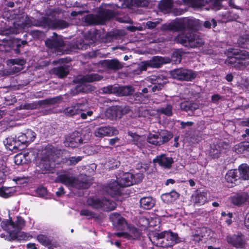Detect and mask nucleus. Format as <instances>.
<instances>
[{"label":"nucleus","mask_w":249,"mask_h":249,"mask_svg":"<svg viewBox=\"0 0 249 249\" xmlns=\"http://www.w3.org/2000/svg\"><path fill=\"white\" fill-rule=\"evenodd\" d=\"M17 15L11 14L9 11H5L2 15L3 18L8 20V26L0 28V34L2 35H9L10 34H18L25 27L35 26H46L51 25V21L48 18L42 17L41 20L36 21L33 18L27 16L23 15L18 18V20L11 22L13 26H9L10 20L16 18ZM7 23H5V25Z\"/></svg>","instance_id":"1"},{"label":"nucleus","mask_w":249,"mask_h":249,"mask_svg":"<svg viewBox=\"0 0 249 249\" xmlns=\"http://www.w3.org/2000/svg\"><path fill=\"white\" fill-rule=\"evenodd\" d=\"M149 238L153 245L162 248L171 247L179 242L178 234L171 231L152 232Z\"/></svg>","instance_id":"2"},{"label":"nucleus","mask_w":249,"mask_h":249,"mask_svg":"<svg viewBox=\"0 0 249 249\" xmlns=\"http://www.w3.org/2000/svg\"><path fill=\"white\" fill-rule=\"evenodd\" d=\"M25 225V221L20 216H17L15 221L9 219L3 220L1 223V227L4 231H7L12 240L20 239V234H25L24 238L26 239L32 237L31 235L27 236V233L20 232V231L24 227Z\"/></svg>","instance_id":"3"},{"label":"nucleus","mask_w":249,"mask_h":249,"mask_svg":"<svg viewBox=\"0 0 249 249\" xmlns=\"http://www.w3.org/2000/svg\"><path fill=\"white\" fill-rule=\"evenodd\" d=\"M60 152V150H56L52 146L46 147L42 151V156L37 159L36 162L37 165L40 168V171L41 173H45L51 170L53 168V162L58 157Z\"/></svg>","instance_id":"4"},{"label":"nucleus","mask_w":249,"mask_h":249,"mask_svg":"<svg viewBox=\"0 0 249 249\" xmlns=\"http://www.w3.org/2000/svg\"><path fill=\"white\" fill-rule=\"evenodd\" d=\"M199 20L196 19L185 18L178 19L168 24L162 25V31H183L188 30H198L200 26Z\"/></svg>","instance_id":"5"},{"label":"nucleus","mask_w":249,"mask_h":249,"mask_svg":"<svg viewBox=\"0 0 249 249\" xmlns=\"http://www.w3.org/2000/svg\"><path fill=\"white\" fill-rule=\"evenodd\" d=\"M56 181L60 182L68 187L77 189L87 188L89 185L86 175H81L79 178H76L70 172H64L58 175Z\"/></svg>","instance_id":"6"},{"label":"nucleus","mask_w":249,"mask_h":249,"mask_svg":"<svg viewBox=\"0 0 249 249\" xmlns=\"http://www.w3.org/2000/svg\"><path fill=\"white\" fill-rule=\"evenodd\" d=\"M175 40L185 47L190 48L199 47L204 43L203 39L199 36L192 33L189 35L180 34L175 38Z\"/></svg>","instance_id":"7"},{"label":"nucleus","mask_w":249,"mask_h":249,"mask_svg":"<svg viewBox=\"0 0 249 249\" xmlns=\"http://www.w3.org/2000/svg\"><path fill=\"white\" fill-rule=\"evenodd\" d=\"M143 175L140 172L132 173L130 172L123 173L117 179L122 187L130 186L134 183L141 181L143 178Z\"/></svg>","instance_id":"8"},{"label":"nucleus","mask_w":249,"mask_h":249,"mask_svg":"<svg viewBox=\"0 0 249 249\" xmlns=\"http://www.w3.org/2000/svg\"><path fill=\"white\" fill-rule=\"evenodd\" d=\"M103 77L96 73H91L87 74L82 78H80L79 80L81 82V84L76 87L74 91L72 90L73 94L77 93L78 92H87L89 91L92 90V88L89 85H87L86 82H93L94 81H98L100 80Z\"/></svg>","instance_id":"9"},{"label":"nucleus","mask_w":249,"mask_h":249,"mask_svg":"<svg viewBox=\"0 0 249 249\" xmlns=\"http://www.w3.org/2000/svg\"><path fill=\"white\" fill-rule=\"evenodd\" d=\"M113 16L112 11L104 9L101 10L98 15L89 14L85 18V22L89 24H102Z\"/></svg>","instance_id":"10"},{"label":"nucleus","mask_w":249,"mask_h":249,"mask_svg":"<svg viewBox=\"0 0 249 249\" xmlns=\"http://www.w3.org/2000/svg\"><path fill=\"white\" fill-rule=\"evenodd\" d=\"M87 203L93 208H101L106 211H112L116 206L114 202L106 198H89Z\"/></svg>","instance_id":"11"},{"label":"nucleus","mask_w":249,"mask_h":249,"mask_svg":"<svg viewBox=\"0 0 249 249\" xmlns=\"http://www.w3.org/2000/svg\"><path fill=\"white\" fill-rule=\"evenodd\" d=\"M173 136L171 133L166 130L154 134L149 133L147 138V142L154 145H160L167 142L172 139Z\"/></svg>","instance_id":"12"},{"label":"nucleus","mask_w":249,"mask_h":249,"mask_svg":"<svg viewBox=\"0 0 249 249\" xmlns=\"http://www.w3.org/2000/svg\"><path fill=\"white\" fill-rule=\"evenodd\" d=\"M54 36L52 38H48L45 41L46 46L51 49L57 54H61L65 51V43L60 36H57L55 33Z\"/></svg>","instance_id":"13"},{"label":"nucleus","mask_w":249,"mask_h":249,"mask_svg":"<svg viewBox=\"0 0 249 249\" xmlns=\"http://www.w3.org/2000/svg\"><path fill=\"white\" fill-rule=\"evenodd\" d=\"M170 74L172 77L180 81H192L196 76V73L194 71L183 68L174 70Z\"/></svg>","instance_id":"14"},{"label":"nucleus","mask_w":249,"mask_h":249,"mask_svg":"<svg viewBox=\"0 0 249 249\" xmlns=\"http://www.w3.org/2000/svg\"><path fill=\"white\" fill-rule=\"evenodd\" d=\"M249 58V53L247 52H241L236 57L229 58L226 61V63L230 66L241 69L245 66L247 63L243 61V60Z\"/></svg>","instance_id":"15"},{"label":"nucleus","mask_w":249,"mask_h":249,"mask_svg":"<svg viewBox=\"0 0 249 249\" xmlns=\"http://www.w3.org/2000/svg\"><path fill=\"white\" fill-rule=\"evenodd\" d=\"M103 92L106 93L117 92L120 96H127L134 92V89L132 86L115 87L109 86L103 88Z\"/></svg>","instance_id":"16"},{"label":"nucleus","mask_w":249,"mask_h":249,"mask_svg":"<svg viewBox=\"0 0 249 249\" xmlns=\"http://www.w3.org/2000/svg\"><path fill=\"white\" fill-rule=\"evenodd\" d=\"M229 148V145L227 143L220 141L216 144L213 143L211 146L210 155L213 158H217L222 153H224L225 150L228 149Z\"/></svg>","instance_id":"17"},{"label":"nucleus","mask_w":249,"mask_h":249,"mask_svg":"<svg viewBox=\"0 0 249 249\" xmlns=\"http://www.w3.org/2000/svg\"><path fill=\"white\" fill-rule=\"evenodd\" d=\"M95 136L99 138L110 137L117 135L119 131L115 127L111 126H102L96 129L94 132Z\"/></svg>","instance_id":"18"},{"label":"nucleus","mask_w":249,"mask_h":249,"mask_svg":"<svg viewBox=\"0 0 249 249\" xmlns=\"http://www.w3.org/2000/svg\"><path fill=\"white\" fill-rule=\"evenodd\" d=\"M126 107H112L107 109L106 112V116L111 120L120 118L122 115L126 113L128 111Z\"/></svg>","instance_id":"19"},{"label":"nucleus","mask_w":249,"mask_h":249,"mask_svg":"<svg viewBox=\"0 0 249 249\" xmlns=\"http://www.w3.org/2000/svg\"><path fill=\"white\" fill-rule=\"evenodd\" d=\"M110 219L114 228L117 230H124L127 227L125 219L118 213H112L110 215Z\"/></svg>","instance_id":"20"},{"label":"nucleus","mask_w":249,"mask_h":249,"mask_svg":"<svg viewBox=\"0 0 249 249\" xmlns=\"http://www.w3.org/2000/svg\"><path fill=\"white\" fill-rule=\"evenodd\" d=\"M87 107V102L85 101L82 103H77L72 105L71 107L66 108L63 112L67 116H73L85 110Z\"/></svg>","instance_id":"21"},{"label":"nucleus","mask_w":249,"mask_h":249,"mask_svg":"<svg viewBox=\"0 0 249 249\" xmlns=\"http://www.w3.org/2000/svg\"><path fill=\"white\" fill-rule=\"evenodd\" d=\"M153 161L154 163H158L159 165L166 169L171 168L174 162L172 157H167L164 154L157 156L153 159Z\"/></svg>","instance_id":"22"},{"label":"nucleus","mask_w":249,"mask_h":249,"mask_svg":"<svg viewBox=\"0 0 249 249\" xmlns=\"http://www.w3.org/2000/svg\"><path fill=\"white\" fill-rule=\"evenodd\" d=\"M82 143V140L78 132L73 133L66 138L64 144L66 146L71 147H77Z\"/></svg>","instance_id":"23"},{"label":"nucleus","mask_w":249,"mask_h":249,"mask_svg":"<svg viewBox=\"0 0 249 249\" xmlns=\"http://www.w3.org/2000/svg\"><path fill=\"white\" fill-rule=\"evenodd\" d=\"M121 187L122 186L120 185L117 179V180H113L107 184L106 188V191L110 196L115 197L120 195Z\"/></svg>","instance_id":"24"},{"label":"nucleus","mask_w":249,"mask_h":249,"mask_svg":"<svg viewBox=\"0 0 249 249\" xmlns=\"http://www.w3.org/2000/svg\"><path fill=\"white\" fill-rule=\"evenodd\" d=\"M128 135L131 138L130 141L138 148L140 149H143L146 147L147 144L145 142V137L143 136L138 135L131 131H129L128 132Z\"/></svg>","instance_id":"25"},{"label":"nucleus","mask_w":249,"mask_h":249,"mask_svg":"<svg viewBox=\"0 0 249 249\" xmlns=\"http://www.w3.org/2000/svg\"><path fill=\"white\" fill-rule=\"evenodd\" d=\"M34 158L32 152H24L16 155L14 157V162L17 165H22L31 162Z\"/></svg>","instance_id":"26"},{"label":"nucleus","mask_w":249,"mask_h":249,"mask_svg":"<svg viewBox=\"0 0 249 249\" xmlns=\"http://www.w3.org/2000/svg\"><path fill=\"white\" fill-rule=\"evenodd\" d=\"M36 137L35 133L31 130H27L25 133L19 135L18 139L20 144L27 145L34 141Z\"/></svg>","instance_id":"27"},{"label":"nucleus","mask_w":249,"mask_h":249,"mask_svg":"<svg viewBox=\"0 0 249 249\" xmlns=\"http://www.w3.org/2000/svg\"><path fill=\"white\" fill-rule=\"evenodd\" d=\"M227 241L235 248H242L244 247L245 240L242 235H236L228 236Z\"/></svg>","instance_id":"28"},{"label":"nucleus","mask_w":249,"mask_h":249,"mask_svg":"<svg viewBox=\"0 0 249 249\" xmlns=\"http://www.w3.org/2000/svg\"><path fill=\"white\" fill-rule=\"evenodd\" d=\"M171 62L170 58L163 57L159 56H156L148 61V65L152 68H159L163 64H167Z\"/></svg>","instance_id":"29"},{"label":"nucleus","mask_w":249,"mask_h":249,"mask_svg":"<svg viewBox=\"0 0 249 249\" xmlns=\"http://www.w3.org/2000/svg\"><path fill=\"white\" fill-rule=\"evenodd\" d=\"M194 202L198 205L204 204L207 200V193L204 192L197 191L193 196Z\"/></svg>","instance_id":"30"},{"label":"nucleus","mask_w":249,"mask_h":249,"mask_svg":"<svg viewBox=\"0 0 249 249\" xmlns=\"http://www.w3.org/2000/svg\"><path fill=\"white\" fill-rule=\"evenodd\" d=\"M248 199V195L245 193L237 194L231 197V202L235 205L240 206L244 204Z\"/></svg>","instance_id":"31"},{"label":"nucleus","mask_w":249,"mask_h":249,"mask_svg":"<svg viewBox=\"0 0 249 249\" xmlns=\"http://www.w3.org/2000/svg\"><path fill=\"white\" fill-rule=\"evenodd\" d=\"M130 233L125 232H118L116 233V235L118 237L124 236L128 239H136L138 238L140 234L137 229L136 228H132L130 231Z\"/></svg>","instance_id":"32"},{"label":"nucleus","mask_w":249,"mask_h":249,"mask_svg":"<svg viewBox=\"0 0 249 249\" xmlns=\"http://www.w3.org/2000/svg\"><path fill=\"white\" fill-rule=\"evenodd\" d=\"M4 143L6 148L10 150L17 149L18 146L20 145L18 139L17 140L16 138L13 137L6 138L4 141Z\"/></svg>","instance_id":"33"},{"label":"nucleus","mask_w":249,"mask_h":249,"mask_svg":"<svg viewBox=\"0 0 249 249\" xmlns=\"http://www.w3.org/2000/svg\"><path fill=\"white\" fill-rule=\"evenodd\" d=\"M179 194L177 192L172 191L170 193L162 194L161 198L164 202L169 203L176 200Z\"/></svg>","instance_id":"34"},{"label":"nucleus","mask_w":249,"mask_h":249,"mask_svg":"<svg viewBox=\"0 0 249 249\" xmlns=\"http://www.w3.org/2000/svg\"><path fill=\"white\" fill-rule=\"evenodd\" d=\"M140 206L144 209H150L155 205V200L151 197H144L140 201Z\"/></svg>","instance_id":"35"},{"label":"nucleus","mask_w":249,"mask_h":249,"mask_svg":"<svg viewBox=\"0 0 249 249\" xmlns=\"http://www.w3.org/2000/svg\"><path fill=\"white\" fill-rule=\"evenodd\" d=\"M124 5L126 7L130 6H145L147 5V1L145 0H123Z\"/></svg>","instance_id":"36"},{"label":"nucleus","mask_w":249,"mask_h":249,"mask_svg":"<svg viewBox=\"0 0 249 249\" xmlns=\"http://www.w3.org/2000/svg\"><path fill=\"white\" fill-rule=\"evenodd\" d=\"M53 72L59 78L66 76L69 73V68L66 65L55 68L53 69Z\"/></svg>","instance_id":"37"},{"label":"nucleus","mask_w":249,"mask_h":249,"mask_svg":"<svg viewBox=\"0 0 249 249\" xmlns=\"http://www.w3.org/2000/svg\"><path fill=\"white\" fill-rule=\"evenodd\" d=\"M15 192L13 187L3 186L0 188V196L3 198H8L12 196Z\"/></svg>","instance_id":"38"},{"label":"nucleus","mask_w":249,"mask_h":249,"mask_svg":"<svg viewBox=\"0 0 249 249\" xmlns=\"http://www.w3.org/2000/svg\"><path fill=\"white\" fill-rule=\"evenodd\" d=\"M36 240L42 245L47 247L50 245L52 240L51 238L47 235L40 234L36 236Z\"/></svg>","instance_id":"39"},{"label":"nucleus","mask_w":249,"mask_h":249,"mask_svg":"<svg viewBox=\"0 0 249 249\" xmlns=\"http://www.w3.org/2000/svg\"><path fill=\"white\" fill-rule=\"evenodd\" d=\"M156 111L158 113L167 116H171L173 114L172 106L170 104H167L165 106L159 107Z\"/></svg>","instance_id":"40"},{"label":"nucleus","mask_w":249,"mask_h":249,"mask_svg":"<svg viewBox=\"0 0 249 249\" xmlns=\"http://www.w3.org/2000/svg\"><path fill=\"white\" fill-rule=\"evenodd\" d=\"M238 176L236 170H230L228 171L225 176V179L228 182L234 183L237 180Z\"/></svg>","instance_id":"41"},{"label":"nucleus","mask_w":249,"mask_h":249,"mask_svg":"<svg viewBox=\"0 0 249 249\" xmlns=\"http://www.w3.org/2000/svg\"><path fill=\"white\" fill-rule=\"evenodd\" d=\"M240 177L244 179H249V166L246 164H242L239 167Z\"/></svg>","instance_id":"42"},{"label":"nucleus","mask_w":249,"mask_h":249,"mask_svg":"<svg viewBox=\"0 0 249 249\" xmlns=\"http://www.w3.org/2000/svg\"><path fill=\"white\" fill-rule=\"evenodd\" d=\"M105 65L108 69L114 70H119L122 67L121 63L117 60L115 59L106 61Z\"/></svg>","instance_id":"43"},{"label":"nucleus","mask_w":249,"mask_h":249,"mask_svg":"<svg viewBox=\"0 0 249 249\" xmlns=\"http://www.w3.org/2000/svg\"><path fill=\"white\" fill-rule=\"evenodd\" d=\"M48 19L51 21L49 18ZM52 25L55 28L63 29L68 27L69 24L65 20L59 19L55 21L53 24H52V21H51V25L49 26Z\"/></svg>","instance_id":"44"},{"label":"nucleus","mask_w":249,"mask_h":249,"mask_svg":"<svg viewBox=\"0 0 249 249\" xmlns=\"http://www.w3.org/2000/svg\"><path fill=\"white\" fill-rule=\"evenodd\" d=\"M160 8L162 10H171L173 6V2L172 0H162L160 4Z\"/></svg>","instance_id":"45"},{"label":"nucleus","mask_w":249,"mask_h":249,"mask_svg":"<svg viewBox=\"0 0 249 249\" xmlns=\"http://www.w3.org/2000/svg\"><path fill=\"white\" fill-rule=\"evenodd\" d=\"M237 152L245 153L249 152V142H245L237 145Z\"/></svg>","instance_id":"46"},{"label":"nucleus","mask_w":249,"mask_h":249,"mask_svg":"<svg viewBox=\"0 0 249 249\" xmlns=\"http://www.w3.org/2000/svg\"><path fill=\"white\" fill-rule=\"evenodd\" d=\"M151 82L155 84L152 88V91L155 92L156 90H159L163 87V85L160 82H159V79L156 76H153L151 79Z\"/></svg>","instance_id":"47"},{"label":"nucleus","mask_w":249,"mask_h":249,"mask_svg":"<svg viewBox=\"0 0 249 249\" xmlns=\"http://www.w3.org/2000/svg\"><path fill=\"white\" fill-rule=\"evenodd\" d=\"M238 44L243 48H247L249 44V35L240 36L238 39Z\"/></svg>","instance_id":"48"},{"label":"nucleus","mask_w":249,"mask_h":249,"mask_svg":"<svg viewBox=\"0 0 249 249\" xmlns=\"http://www.w3.org/2000/svg\"><path fill=\"white\" fill-rule=\"evenodd\" d=\"M161 21V19L157 18L154 21H148L146 23V27L148 29L155 28Z\"/></svg>","instance_id":"49"},{"label":"nucleus","mask_w":249,"mask_h":249,"mask_svg":"<svg viewBox=\"0 0 249 249\" xmlns=\"http://www.w3.org/2000/svg\"><path fill=\"white\" fill-rule=\"evenodd\" d=\"M171 61H172L176 64L179 63L181 60V55L180 53L178 51L174 52L172 55Z\"/></svg>","instance_id":"50"},{"label":"nucleus","mask_w":249,"mask_h":249,"mask_svg":"<svg viewBox=\"0 0 249 249\" xmlns=\"http://www.w3.org/2000/svg\"><path fill=\"white\" fill-rule=\"evenodd\" d=\"M148 89L146 88H144L142 90V92H138L135 94V96L136 98H138V99H136V100L138 102H142V100H141V99H142L143 97V95L142 93H147L148 92Z\"/></svg>","instance_id":"51"},{"label":"nucleus","mask_w":249,"mask_h":249,"mask_svg":"<svg viewBox=\"0 0 249 249\" xmlns=\"http://www.w3.org/2000/svg\"><path fill=\"white\" fill-rule=\"evenodd\" d=\"M82 159V157L78 156V157H70L69 159L70 165H75L79 161H80Z\"/></svg>","instance_id":"52"},{"label":"nucleus","mask_w":249,"mask_h":249,"mask_svg":"<svg viewBox=\"0 0 249 249\" xmlns=\"http://www.w3.org/2000/svg\"><path fill=\"white\" fill-rule=\"evenodd\" d=\"M10 63L14 64H17L20 67H22L25 63V61L22 59H13L8 61Z\"/></svg>","instance_id":"53"},{"label":"nucleus","mask_w":249,"mask_h":249,"mask_svg":"<svg viewBox=\"0 0 249 249\" xmlns=\"http://www.w3.org/2000/svg\"><path fill=\"white\" fill-rule=\"evenodd\" d=\"M80 214L87 216L88 218L93 217L94 213L88 210H82L80 212Z\"/></svg>","instance_id":"54"},{"label":"nucleus","mask_w":249,"mask_h":249,"mask_svg":"<svg viewBox=\"0 0 249 249\" xmlns=\"http://www.w3.org/2000/svg\"><path fill=\"white\" fill-rule=\"evenodd\" d=\"M10 46L8 43H2L0 44V51L8 52L10 50Z\"/></svg>","instance_id":"55"},{"label":"nucleus","mask_w":249,"mask_h":249,"mask_svg":"<svg viewBox=\"0 0 249 249\" xmlns=\"http://www.w3.org/2000/svg\"><path fill=\"white\" fill-rule=\"evenodd\" d=\"M190 102H186L184 103H182L180 104V107L182 109L188 111L190 110Z\"/></svg>","instance_id":"56"},{"label":"nucleus","mask_w":249,"mask_h":249,"mask_svg":"<svg viewBox=\"0 0 249 249\" xmlns=\"http://www.w3.org/2000/svg\"><path fill=\"white\" fill-rule=\"evenodd\" d=\"M37 193L40 196H43L47 194V190L45 187H39L37 189Z\"/></svg>","instance_id":"57"},{"label":"nucleus","mask_w":249,"mask_h":249,"mask_svg":"<svg viewBox=\"0 0 249 249\" xmlns=\"http://www.w3.org/2000/svg\"><path fill=\"white\" fill-rule=\"evenodd\" d=\"M148 61L142 62L139 65V69L141 71H146L147 68L149 67V65H148Z\"/></svg>","instance_id":"58"},{"label":"nucleus","mask_w":249,"mask_h":249,"mask_svg":"<svg viewBox=\"0 0 249 249\" xmlns=\"http://www.w3.org/2000/svg\"><path fill=\"white\" fill-rule=\"evenodd\" d=\"M119 21L123 23H132V20L127 17H124V18H119Z\"/></svg>","instance_id":"59"},{"label":"nucleus","mask_w":249,"mask_h":249,"mask_svg":"<svg viewBox=\"0 0 249 249\" xmlns=\"http://www.w3.org/2000/svg\"><path fill=\"white\" fill-rule=\"evenodd\" d=\"M190 107L191 111H194L198 108L199 106L197 104L192 102H190Z\"/></svg>","instance_id":"60"},{"label":"nucleus","mask_w":249,"mask_h":249,"mask_svg":"<svg viewBox=\"0 0 249 249\" xmlns=\"http://www.w3.org/2000/svg\"><path fill=\"white\" fill-rule=\"evenodd\" d=\"M194 124V123L192 122H181L180 123V125L182 128H185L187 126H191Z\"/></svg>","instance_id":"61"},{"label":"nucleus","mask_w":249,"mask_h":249,"mask_svg":"<svg viewBox=\"0 0 249 249\" xmlns=\"http://www.w3.org/2000/svg\"><path fill=\"white\" fill-rule=\"evenodd\" d=\"M120 141V139L118 137H115L109 140V143L111 145H114L116 143H118Z\"/></svg>","instance_id":"62"},{"label":"nucleus","mask_w":249,"mask_h":249,"mask_svg":"<svg viewBox=\"0 0 249 249\" xmlns=\"http://www.w3.org/2000/svg\"><path fill=\"white\" fill-rule=\"evenodd\" d=\"M92 111H88L87 112V113H81V117L83 119H85L87 118V116H90L92 115Z\"/></svg>","instance_id":"63"},{"label":"nucleus","mask_w":249,"mask_h":249,"mask_svg":"<svg viewBox=\"0 0 249 249\" xmlns=\"http://www.w3.org/2000/svg\"><path fill=\"white\" fill-rule=\"evenodd\" d=\"M221 99V96L218 94H214L212 97V101L215 103Z\"/></svg>","instance_id":"64"}]
</instances>
